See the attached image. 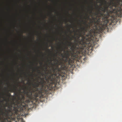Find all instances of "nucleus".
Instances as JSON below:
<instances>
[{
	"label": "nucleus",
	"mask_w": 122,
	"mask_h": 122,
	"mask_svg": "<svg viewBox=\"0 0 122 122\" xmlns=\"http://www.w3.org/2000/svg\"><path fill=\"white\" fill-rule=\"evenodd\" d=\"M46 77L47 78L46 76L44 78H41L39 77L41 81H39L37 80V83L32 84L33 87L28 89L25 92L27 97L28 98V99L25 100L23 95H21L20 96L18 95L17 99H16L15 102L7 103L6 106L8 105V109L5 110V112H2L3 116L1 117L0 115V122H8V119L13 117V112L17 115L19 110L22 109L23 107L22 103L24 104L25 102H29L33 98L38 97L45 90L46 86H48L50 84L54 83L53 81L50 79L47 81Z\"/></svg>",
	"instance_id": "nucleus-1"
},
{
	"label": "nucleus",
	"mask_w": 122,
	"mask_h": 122,
	"mask_svg": "<svg viewBox=\"0 0 122 122\" xmlns=\"http://www.w3.org/2000/svg\"><path fill=\"white\" fill-rule=\"evenodd\" d=\"M104 1L106 7L104 8L101 7L102 12L99 11L95 14L96 17H93V20L91 21V24H93L94 25L93 28L94 30H97L100 25L107 24L109 22V17L112 16V14L117 13L121 10L122 0H112L108 5L107 4L106 1L105 0Z\"/></svg>",
	"instance_id": "nucleus-2"
},
{
	"label": "nucleus",
	"mask_w": 122,
	"mask_h": 122,
	"mask_svg": "<svg viewBox=\"0 0 122 122\" xmlns=\"http://www.w3.org/2000/svg\"><path fill=\"white\" fill-rule=\"evenodd\" d=\"M84 24L86 27H81V31H79V33L76 34L80 37H81V39H83L84 41L88 43L90 40L89 39H92L93 37V33L97 30H94L93 28L94 25L93 24H91V21L88 23V25H87L86 22H84Z\"/></svg>",
	"instance_id": "nucleus-3"
},
{
	"label": "nucleus",
	"mask_w": 122,
	"mask_h": 122,
	"mask_svg": "<svg viewBox=\"0 0 122 122\" xmlns=\"http://www.w3.org/2000/svg\"><path fill=\"white\" fill-rule=\"evenodd\" d=\"M56 61L57 62L55 63V65L56 66V67L55 66L54 64L51 63L52 60L50 59V62L51 65L52 66L51 69L48 71V72L45 73L46 74V76L48 77V78L46 77V79L47 81L48 80L50 79L51 81H53L54 82L55 81V77H58L60 75V73L61 71V68L58 67V66H63L64 65L65 63L64 62V61L62 60V59H61L60 61L56 59Z\"/></svg>",
	"instance_id": "nucleus-4"
},
{
	"label": "nucleus",
	"mask_w": 122,
	"mask_h": 122,
	"mask_svg": "<svg viewBox=\"0 0 122 122\" xmlns=\"http://www.w3.org/2000/svg\"><path fill=\"white\" fill-rule=\"evenodd\" d=\"M70 46V50L66 51L64 56H63L61 54L62 57L65 58L64 59L63 58L61 59L62 60L64 61V63H66L67 62L69 63L71 61H72L69 58L70 56L71 57V58L73 59H74L75 58H77L81 51L79 50H78L74 45H72Z\"/></svg>",
	"instance_id": "nucleus-5"
},
{
	"label": "nucleus",
	"mask_w": 122,
	"mask_h": 122,
	"mask_svg": "<svg viewBox=\"0 0 122 122\" xmlns=\"http://www.w3.org/2000/svg\"><path fill=\"white\" fill-rule=\"evenodd\" d=\"M73 37L75 39L74 43L73 44L71 41L67 42L68 43L69 46H71L72 45H74L75 47L78 49L80 51H82L84 49L85 47H86L88 45V43L86 42V41H84L83 39L80 40V37L78 35H77V36L76 37Z\"/></svg>",
	"instance_id": "nucleus-6"
},
{
	"label": "nucleus",
	"mask_w": 122,
	"mask_h": 122,
	"mask_svg": "<svg viewBox=\"0 0 122 122\" xmlns=\"http://www.w3.org/2000/svg\"><path fill=\"white\" fill-rule=\"evenodd\" d=\"M11 94L10 93H9L7 95V96L9 97H10L11 96Z\"/></svg>",
	"instance_id": "nucleus-7"
},
{
	"label": "nucleus",
	"mask_w": 122,
	"mask_h": 122,
	"mask_svg": "<svg viewBox=\"0 0 122 122\" xmlns=\"http://www.w3.org/2000/svg\"><path fill=\"white\" fill-rule=\"evenodd\" d=\"M63 50V49L62 47H61V48H60V51H61V52L62 51V50Z\"/></svg>",
	"instance_id": "nucleus-8"
},
{
	"label": "nucleus",
	"mask_w": 122,
	"mask_h": 122,
	"mask_svg": "<svg viewBox=\"0 0 122 122\" xmlns=\"http://www.w3.org/2000/svg\"><path fill=\"white\" fill-rule=\"evenodd\" d=\"M69 38H70V40H73V39L71 37H69Z\"/></svg>",
	"instance_id": "nucleus-9"
},
{
	"label": "nucleus",
	"mask_w": 122,
	"mask_h": 122,
	"mask_svg": "<svg viewBox=\"0 0 122 122\" xmlns=\"http://www.w3.org/2000/svg\"><path fill=\"white\" fill-rule=\"evenodd\" d=\"M38 70L39 71V73H41V74H42V75H43L44 74H43V73H41V72L39 70H38Z\"/></svg>",
	"instance_id": "nucleus-10"
},
{
	"label": "nucleus",
	"mask_w": 122,
	"mask_h": 122,
	"mask_svg": "<svg viewBox=\"0 0 122 122\" xmlns=\"http://www.w3.org/2000/svg\"><path fill=\"white\" fill-rule=\"evenodd\" d=\"M90 11V13H92V10H89Z\"/></svg>",
	"instance_id": "nucleus-11"
},
{
	"label": "nucleus",
	"mask_w": 122,
	"mask_h": 122,
	"mask_svg": "<svg viewBox=\"0 0 122 122\" xmlns=\"http://www.w3.org/2000/svg\"><path fill=\"white\" fill-rule=\"evenodd\" d=\"M41 65H42V62H41Z\"/></svg>",
	"instance_id": "nucleus-12"
},
{
	"label": "nucleus",
	"mask_w": 122,
	"mask_h": 122,
	"mask_svg": "<svg viewBox=\"0 0 122 122\" xmlns=\"http://www.w3.org/2000/svg\"><path fill=\"white\" fill-rule=\"evenodd\" d=\"M91 7L92 8H93V6L92 5V6H91Z\"/></svg>",
	"instance_id": "nucleus-13"
},
{
	"label": "nucleus",
	"mask_w": 122,
	"mask_h": 122,
	"mask_svg": "<svg viewBox=\"0 0 122 122\" xmlns=\"http://www.w3.org/2000/svg\"><path fill=\"white\" fill-rule=\"evenodd\" d=\"M17 85L18 87V86H19V85L18 84H17Z\"/></svg>",
	"instance_id": "nucleus-14"
},
{
	"label": "nucleus",
	"mask_w": 122,
	"mask_h": 122,
	"mask_svg": "<svg viewBox=\"0 0 122 122\" xmlns=\"http://www.w3.org/2000/svg\"><path fill=\"white\" fill-rule=\"evenodd\" d=\"M69 31H70V29H69Z\"/></svg>",
	"instance_id": "nucleus-15"
},
{
	"label": "nucleus",
	"mask_w": 122,
	"mask_h": 122,
	"mask_svg": "<svg viewBox=\"0 0 122 122\" xmlns=\"http://www.w3.org/2000/svg\"><path fill=\"white\" fill-rule=\"evenodd\" d=\"M53 56H55V54H54V55H53Z\"/></svg>",
	"instance_id": "nucleus-16"
},
{
	"label": "nucleus",
	"mask_w": 122,
	"mask_h": 122,
	"mask_svg": "<svg viewBox=\"0 0 122 122\" xmlns=\"http://www.w3.org/2000/svg\"><path fill=\"white\" fill-rule=\"evenodd\" d=\"M47 69V67H46V69Z\"/></svg>",
	"instance_id": "nucleus-17"
},
{
	"label": "nucleus",
	"mask_w": 122,
	"mask_h": 122,
	"mask_svg": "<svg viewBox=\"0 0 122 122\" xmlns=\"http://www.w3.org/2000/svg\"><path fill=\"white\" fill-rule=\"evenodd\" d=\"M7 100V99H5V100L6 101Z\"/></svg>",
	"instance_id": "nucleus-18"
},
{
	"label": "nucleus",
	"mask_w": 122,
	"mask_h": 122,
	"mask_svg": "<svg viewBox=\"0 0 122 122\" xmlns=\"http://www.w3.org/2000/svg\"><path fill=\"white\" fill-rule=\"evenodd\" d=\"M48 51H50V50H49V49H48Z\"/></svg>",
	"instance_id": "nucleus-19"
},
{
	"label": "nucleus",
	"mask_w": 122,
	"mask_h": 122,
	"mask_svg": "<svg viewBox=\"0 0 122 122\" xmlns=\"http://www.w3.org/2000/svg\"><path fill=\"white\" fill-rule=\"evenodd\" d=\"M8 101H9V99H8Z\"/></svg>",
	"instance_id": "nucleus-20"
},
{
	"label": "nucleus",
	"mask_w": 122,
	"mask_h": 122,
	"mask_svg": "<svg viewBox=\"0 0 122 122\" xmlns=\"http://www.w3.org/2000/svg\"><path fill=\"white\" fill-rule=\"evenodd\" d=\"M82 21L83 22V20H82Z\"/></svg>",
	"instance_id": "nucleus-21"
},
{
	"label": "nucleus",
	"mask_w": 122,
	"mask_h": 122,
	"mask_svg": "<svg viewBox=\"0 0 122 122\" xmlns=\"http://www.w3.org/2000/svg\"><path fill=\"white\" fill-rule=\"evenodd\" d=\"M4 94L5 95H6V94Z\"/></svg>",
	"instance_id": "nucleus-22"
},
{
	"label": "nucleus",
	"mask_w": 122,
	"mask_h": 122,
	"mask_svg": "<svg viewBox=\"0 0 122 122\" xmlns=\"http://www.w3.org/2000/svg\"><path fill=\"white\" fill-rule=\"evenodd\" d=\"M25 75L26 76V74H25Z\"/></svg>",
	"instance_id": "nucleus-23"
},
{
	"label": "nucleus",
	"mask_w": 122,
	"mask_h": 122,
	"mask_svg": "<svg viewBox=\"0 0 122 122\" xmlns=\"http://www.w3.org/2000/svg\"><path fill=\"white\" fill-rule=\"evenodd\" d=\"M97 5L98 6V5H97Z\"/></svg>",
	"instance_id": "nucleus-24"
},
{
	"label": "nucleus",
	"mask_w": 122,
	"mask_h": 122,
	"mask_svg": "<svg viewBox=\"0 0 122 122\" xmlns=\"http://www.w3.org/2000/svg\"><path fill=\"white\" fill-rule=\"evenodd\" d=\"M22 122H24H24H22Z\"/></svg>",
	"instance_id": "nucleus-25"
},
{
	"label": "nucleus",
	"mask_w": 122,
	"mask_h": 122,
	"mask_svg": "<svg viewBox=\"0 0 122 122\" xmlns=\"http://www.w3.org/2000/svg\"><path fill=\"white\" fill-rule=\"evenodd\" d=\"M88 18H89V17H88Z\"/></svg>",
	"instance_id": "nucleus-26"
}]
</instances>
